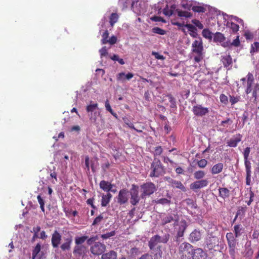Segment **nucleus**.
Returning <instances> with one entry per match:
<instances>
[{
    "label": "nucleus",
    "instance_id": "nucleus-1",
    "mask_svg": "<svg viewBox=\"0 0 259 259\" xmlns=\"http://www.w3.org/2000/svg\"><path fill=\"white\" fill-rule=\"evenodd\" d=\"M165 174V168L162 165L160 160L154 158L150 166V177L158 178Z\"/></svg>",
    "mask_w": 259,
    "mask_h": 259
},
{
    "label": "nucleus",
    "instance_id": "nucleus-2",
    "mask_svg": "<svg viewBox=\"0 0 259 259\" xmlns=\"http://www.w3.org/2000/svg\"><path fill=\"white\" fill-rule=\"evenodd\" d=\"M194 249L193 246L189 243H182L179 248V253L181 259H193Z\"/></svg>",
    "mask_w": 259,
    "mask_h": 259
},
{
    "label": "nucleus",
    "instance_id": "nucleus-3",
    "mask_svg": "<svg viewBox=\"0 0 259 259\" xmlns=\"http://www.w3.org/2000/svg\"><path fill=\"white\" fill-rule=\"evenodd\" d=\"M193 53L197 54L194 58V61L199 63L203 59V47L202 40L201 37H199L198 39L195 40L192 44Z\"/></svg>",
    "mask_w": 259,
    "mask_h": 259
},
{
    "label": "nucleus",
    "instance_id": "nucleus-4",
    "mask_svg": "<svg viewBox=\"0 0 259 259\" xmlns=\"http://www.w3.org/2000/svg\"><path fill=\"white\" fill-rule=\"evenodd\" d=\"M142 193L141 197L144 198L147 196H150L156 190L155 185L152 182H148L141 186Z\"/></svg>",
    "mask_w": 259,
    "mask_h": 259
},
{
    "label": "nucleus",
    "instance_id": "nucleus-5",
    "mask_svg": "<svg viewBox=\"0 0 259 259\" xmlns=\"http://www.w3.org/2000/svg\"><path fill=\"white\" fill-rule=\"evenodd\" d=\"M169 236V234H166L162 237L158 235L153 236L148 243L150 248L153 249L159 243H166L168 240Z\"/></svg>",
    "mask_w": 259,
    "mask_h": 259
},
{
    "label": "nucleus",
    "instance_id": "nucleus-6",
    "mask_svg": "<svg viewBox=\"0 0 259 259\" xmlns=\"http://www.w3.org/2000/svg\"><path fill=\"white\" fill-rule=\"evenodd\" d=\"M131 199L130 202L133 205H136L140 200V197L139 196V191L138 187L135 185H133L132 188L130 192Z\"/></svg>",
    "mask_w": 259,
    "mask_h": 259
},
{
    "label": "nucleus",
    "instance_id": "nucleus-7",
    "mask_svg": "<svg viewBox=\"0 0 259 259\" xmlns=\"http://www.w3.org/2000/svg\"><path fill=\"white\" fill-rule=\"evenodd\" d=\"M128 191L126 189H122L119 192L117 196V202L120 205L126 203L128 200Z\"/></svg>",
    "mask_w": 259,
    "mask_h": 259
},
{
    "label": "nucleus",
    "instance_id": "nucleus-8",
    "mask_svg": "<svg viewBox=\"0 0 259 259\" xmlns=\"http://www.w3.org/2000/svg\"><path fill=\"white\" fill-rule=\"evenodd\" d=\"M208 185V181L207 179H202L195 181L190 184V189L193 191L206 187Z\"/></svg>",
    "mask_w": 259,
    "mask_h": 259
},
{
    "label": "nucleus",
    "instance_id": "nucleus-9",
    "mask_svg": "<svg viewBox=\"0 0 259 259\" xmlns=\"http://www.w3.org/2000/svg\"><path fill=\"white\" fill-rule=\"evenodd\" d=\"M105 249L104 244L100 242H96L91 247V252L95 255H100L104 252Z\"/></svg>",
    "mask_w": 259,
    "mask_h": 259
},
{
    "label": "nucleus",
    "instance_id": "nucleus-10",
    "mask_svg": "<svg viewBox=\"0 0 259 259\" xmlns=\"http://www.w3.org/2000/svg\"><path fill=\"white\" fill-rule=\"evenodd\" d=\"M192 111L194 115L198 116H203L208 113V109L203 107L200 105H197L193 107Z\"/></svg>",
    "mask_w": 259,
    "mask_h": 259
},
{
    "label": "nucleus",
    "instance_id": "nucleus-11",
    "mask_svg": "<svg viewBox=\"0 0 259 259\" xmlns=\"http://www.w3.org/2000/svg\"><path fill=\"white\" fill-rule=\"evenodd\" d=\"M62 236L60 233L55 230L52 235L51 243L53 248H58L60 244Z\"/></svg>",
    "mask_w": 259,
    "mask_h": 259
},
{
    "label": "nucleus",
    "instance_id": "nucleus-12",
    "mask_svg": "<svg viewBox=\"0 0 259 259\" xmlns=\"http://www.w3.org/2000/svg\"><path fill=\"white\" fill-rule=\"evenodd\" d=\"M206 245L207 248L211 250L219 245V239L216 236H209L206 240Z\"/></svg>",
    "mask_w": 259,
    "mask_h": 259
},
{
    "label": "nucleus",
    "instance_id": "nucleus-13",
    "mask_svg": "<svg viewBox=\"0 0 259 259\" xmlns=\"http://www.w3.org/2000/svg\"><path fill=\"white\" fill-rule=\"evenodd\" d=\"M246 79L247 80L244 86L246 87L245 92L246 94H249L252 91V86L254 81L253 75L251 73L248 72L246 75Z\"/></svg>",
    "mask_w": 259,
    "mask_h": 259
},
{
    "label": "nucleus",
    "instance_id": "nucleus-14",
    "mask_svg": "<svg viewBox=\"0 0 259 259\" xmlns=\"http://www.w3.org/2000/svg\"><path fill=\"white\" fill-rule=\"evenodd\" d=\"M193 252V259H206L207 256V253L200 248L195 249Z\"/></svg>",
    "mask_w": 259,
    "mask_h": 259
},
{
    "label": "nucleus",
    "instance_id": "nucleus-15",
    "mask_svg": "<svg viewBox=\"0 0 259 259\" xmlns=\"http://www.w3.org/2000/svg\"><path fill=\"white\" fill-rule=\"evenodd\" d=\"M100 188L104 192L109 193L110 190H111V188H113L115 186L114 184H111V182L102 180L100 182L99 184Z\"/></svg>",
    "mask_w": 259,
    "mask_h": 259
},
{
    "label": "nucleus",
    "instance_id": "nucleus-16",
    "mask_svg": "<svg viewBox=\"0 0 259 259\" xmlns=\"http://www.w3.org/2000/svg\"><path fill=\"white\" fill-rule=\"evenodd\" d=\"M202 237V233L200 231L195 229L190 234L189 240L191 242L199 241Z\"/></svg>",
    "mask_w": 259,
    "mask_h": 259
},
{
    "label": "nucleus",
    "instance_id": "nucleus-17",
    "mask_svg": "<svg viewBox=\"0 0 259 259\" xmlns=\"http://www.w3.org/2000/svg\"><path fill=\"white\" fill-rule=\"evenodd\" d=\"M188 225L185 220H182L179 225V230L177 232V238H180L183 236L184 233Z\"/></svg>",
    "mask_w": 259,
    "mask_h": 259
},
{
    "label": "nucleus",
    "instance_id": "nucleus-18",
    "mask_svg": "<svg viewBox=\"0 0 259 259\" xmlns=\"http://www.w3.org/2000/svg\"><path fill=\"white\" fill-rule=\"evenodd\" d=\"M242 136L240 134L236 135L234 138L231 139L227 142V145L230 147H236L238 143L241 140Z\"/></svg>",
    "mask_w": 259,
    "mask_h": 259
},
{
    "label": "nucleus",
    "instance_id": "nucleus-19",
    "mask_svg": "<svg viewBox=\"0 0 259 259\" xmlns=\"http://www.w3.org/2000/svg\"><path fill=\"white\" fill-rule=\"evenodd\" d=\"M244 196L246 198H249V200L246 201V202L248 205H250L253 201V197L254 196V194L252 191V188L251 187L246 188Z\"/></svg>",
    "mask_w": 259,
    "mask_h": 259
},
{
    "label": "nucleus",
    "instance_id": "nucleus-20",
    "mask_svg": "<svg viewBox=\"0 0 259 259\" xmlns=\"http://www.w3.org/2000/svg\"><path fill=\"white\" fill-rule=\"evenodd\" d=\"M221 61L224 67L227 68L230 66L231 67L232 59L230 55H226L222 56Z\"/></svg>",
    "mask_w": 259,
    "mask_h": 259
},
{
    "label": "nucleus",
    "instance_id": "nucleus-21",
    "mask_svg": "<svg viewBox=\"0 0 259 259\" xmlns=\"http://www.w3.org/2000/svg\"><path fill=\"white\" fill-rule=\"evenodd\" d=\"M223 163H218L214 164L211 168L210 171L212 175H216L221 172L223 169Z\"/></svg>",
    "mask_w": 259,
    "mask_h": 259
},
{
    "label": "nucleus",
    "instance_id": "nucleus-22",
    "mask_svg": "<svg viewBox=\"0 0 259 259\" xmlns=\"http://www.w3.org/2000/svg\"><path fill=\"white\" fill-rule=\"evenodd\" d=\"M72 242L71 237L65 239V242L61 244L60 248L63 251L69 250L71 248V244Z\"/></svg>",
    "mask_w": 259,
    "mask_h": 259
},
{
    "label": "nucleus",
    "instance_id": "nucleus-23",
    "mask_svg": "<svg viewBox=\"0 0 259 259\" xmlns=\"http://www.w3.org/2000/svg\"><path fill=\"white\" fill-rule=\"evenodd\" d=\"M226 238L227 240L229 247H235L236 246V239L234 237L232 233L229 232L226 234Z\"/></svg>",
    "mask_w": 259,
    "mask_h": 259
},
{
    "label": "nucleus",
    "instance_id": "nucleus-24",
    "mask_svg": "<svg viewBox=\"0 0 259 259\" xmlns=\"http://www.w3.org/2000/svg\"><path fill=\"white\" fill-rule=\"evenodd\" d=\"M112 195L110 193H107L106 194H103L102 196L101 205L102 206H106L110 201Z\"/></svg>",
    "mask_w": 259,
    "mask_h": 259
},
{
    "label": "nucleus",
    "instance_id": "nucleus-25",
    "mask_svg": "<svg viewBox=\"0 0 259 259\" xmlns=\"http://www.w3.org/2000/svg\"><path fill=\"white\" fill-rule=\"evenodd\" d=\"M185 27L188 29V31H190V35L193 38L197 37L198 34L197 32V29L195 26L190 24H187L185 25Z\"/></svg>",
    "mask_w": 259,
    "mask_h": 259
},
{
    "label": "nucleus",
    "instance_id": "nucleus-26",
    "mask_svg": "<svg viewBox=\"0 0 259 259\" xmlns=\"http://www.w3.org/2000/svg\"><path fill=\"white\" fill-rule=\"evenodd\" d=\"M226 39L224 35L219 32H216L213 36V41L215 42H223Z\"/></svg>",
    "mask_w": 259,
    "mask_h": 259
},
{
    "label": "nucleus",
    "instance_id": "nucleus-27",
    "mask_svg": "<svg viewBox=\"0 0 259 259\" xmlns=\"http://www.w3.org/2000/svg\"><path fill=\"white\" fill-rule=\"evenodd\" d=\"M219 196L223 199L229 197L230 195V191L227 188H220L219 189Z\"/></svg>",
    "mask_w": 259,
    "mask_h": 259
},
{
    "label": "nucleus",
    "instance_id": "nucleus-28",
    "mask_svg": "<svg viewBox=\"0 0 259 259\" xmlns=\"http://www.w3.org/2000/svg\"><path fill=\"white\" fill-rule=\"evenodd\" d=\"M85 249V247L82 245H77L74 247L73 253L79 256L82 255L84 253Z\"/></svg>",
    "mask_w": 259,
    "mask_h": 259
},
{
    "label": "nucleus",
    "instance_id": "nucleus-29",
    "mask_svg": "<svg viewBox=\"0 0 259 259\" xmlns=\"http://www.w3.org/2000/svg\"><path fill=\"white\" fill-rule=\"evenodd\" d=\"M117 253L114 251H110V252L103 254L102 259H116Z\"/></svg>",
    "mask_w": 259,
    "mask_h": 259
},
{
    "label": "nucleus",
    "instance_id": "nucleus-30",
    "mask_svg": "<svg viewBox=\"0 0 259 259\" xmlns=\"http://www.w3.org/2000/svg\"><path fill=\"white\" fill-rule=\"evenodd\" d=\"M176 8L175 5H172L170 7V8L169 9L168 5H167L166 7L163 10V13L167 16H170L172 15L174 13V10Z\"/></svg>",
    "mask_w": 259,
    "mask_h": 259
},
{
    "label": "nucleus",
    "instance_id": "nucleus-31",
    "mask_svg": "<svg viewBox=\"0 0 259 259\" xmlns=\"http://www.w3.org/2000/svg\"><path fill=\"white\" fill-rule=\"evenodd\" d=\"M118 18L119 16L117 13H113L111 14L109 17V23L112 27L118 21Z\"/></svg>",
    "mask_w": 259,
    "mask_h": 259
},
{
    "label": "nucleus",
    "instance_id": "nucleus-32",
    "mask_svg": "<svg viewBox=\"0 0 259 259\" xmlns=\"http://www.w3.org/2000/svg\"><path fill=\"white\" fill-rule=\"evenodd\" d=\"M171 181V185L173 187L179 188L182 191H185V187L183 184L180 181L174 180H170Z\"/></svg>",
    "mask_w": 259,
    "mask_h": 259
},
{
    "label": "nucleus",
    "instance_id": "nucleus-33",
    "mask_svg": "<svg viewBox=\"0 0 259 259\" xmlns=\"http://www.w3.org/2000/svg\"><path fill=\"white\" fill-rule=\"evenodd\" d=\"M123 120L124 121V123L127 125L130 128L134 130L136 132L138 133H142V130H138L135 127L134 124L133 123H132L130 120L126 117L123 118Z\"/></svg>",
    "mask_w": 259,
    "mask_h": 259
},
{
    "label": "nucleus",
    "instance_id": "nucleus-34",
    "mask_svg": "<svg viewBox=\"0 0 259 259\" xmlns=\"http://www.w3.org/2000/svg\"><path fill=\"white\" fill-rule=\"evenodd\" d=\"M234 233L236 238H238L241 234V231L243 230V227L241 224H238L234 226Z\"/></svg>",
    "mask_w": 259,
    "mask_h": 259
},
{
    "label": "nucleus",
    "instance_id": "nucleus-35",
    "mask_svg": "<svg viewBox=\"0 0 259 259\" xmlns=\"http://www.w3.org/2000/svg\"><path fill=\"white\" fill-rule=\"evenodd\" d=\"M40 249L41 245L40 243H37L32 250V259H35L37 254L40 251Z\"/></svg>",
    "mask_w": 259,
    "mask_h": 259
},
{
    "label": "nucleus",
    "instance_id": "nucleus-36",
    "mask_svg": "<svg viewBox=\"0 0 259 259\" xmlns=\"http://www.w3.org/2000/svg\"><path fill=\"white\" fill-rule=\"evenodd\" d=\"M174 220V218L171 214H168L162 219V225H165L166 224L169 223Z\"/></svg>",
    "mask_w": 259,
    "mask_h": 259
},
{
    "label": "nucleus",
    "instance_id": "nucleus-37",
    "mask_svg": "<svg viewBox=\"0 0 259 259\" xmlns=\"http://www.w3.org/2000/svg\"><path fill=\"white\" fill-rule=\"evenodd\" d=\"M227 26L231 29L233 33H236L239 30V25L234 22H228Z\"/></svg>",
    "mask_w": 259,
    "mask_h": 259
},
{
    "label": "nucleus",
    "instance_id": "nucleus-38",
    "mask_svg": "<svg viewBox=\"0 0 259 259\" xmlns=\"http://www.w3.org/2000/svg\"><path fill=\"white\" fill-rule=\"evenodd\" d=\"M178 15L181 17L190 18L192 16V14L188 11H181L177 10Z\"/></svg>",
    "mask_w": 259,
    "mask_h": 259
},
{
    "label": "nucleus",
    "instance_id": "nucleus-39",
    "mask_svg": "<svg viewBox=\"0 0 259 259\" xmlns=\"http://www.w3.org/2000/svg\"><path fill=\"white\" fill-rule=\"evenodd\" d=\"M202 35L207 39H211L212 38V33L208 29H204L202 30Z\"/></svg>",
    "mask_w": 259,
    "mask_h": 259
},
{
    "label": "nucleus",
    "instance_id": "nucleus-40",
    "mask_svg": "<svg viewBox=\"0 0 259 259\" xmlns=\"http://www.w3.org/2000/svg\"><path fill=\"white\" fill-rule=\"evenodd\" d=\"M193 11L197 13H204L206 11V8L203 6H194L192 8Z\"/></svg>",
    "mask_w": 259,
    "mask_h": 259
},
{
    "label": "nucleus",
    "instance_id": "nucleus-41",
    "mask_svg": "<svg viewBox=\"0 0 259 259\" xmlns=\"http://www.w3.org/2000/svg\"><path fill=\"white\" fill-rule=\"evenodd\" d=\"M205 175V173L203 170H198L194 172V177L196 180H200L202 179Z\"/></svg>",
    "mask_w": 259,
    "mask_h": 259
},
{
    "label": "nucleus",
    "instance_id": "nucleus-42",
    "mask_svg": "<svg viewBox=\"0 0 259 259\" xmlns=\"http://www.w3.org/2000/svg\"><path fill=\"white\" fill-rule=\"evenodd\" d=\"M140 253L139 249L136 247H134L131 249L129 254L130 256L132 258H135Z\"/></svg>",
    "mask_w": 259,
    "mask_h": 259
},
{
    "label": "nucleus",
    "instance_id": "nucleus-43",
    "mask_svg": "<svg viewBox=\"0 0 259 259\" xmlns=\"http://www.w3.org/2000/svg\"><path fill=\"white\" fill-rule=\"evenodd\" d=\"M167 97H168L169 102L170 103V107L172 108H176L177 104L175 98L170 94L167 95Z\"/></svg>",
    "mask_w": 259,
    "mask_h": 259
},
{
    "label": "nucleus",
    "instance_id": "nucleus-44",
    "mask_svg": "<svg viewBox=\"0 0 259 259\" xmlns=\"http://www.w3.org/2000/svg\"><path fill=\"white\" fill-rule=\"evenodd\" d=\"M105 108L114 117H117V114L115 113L112 109L111 108L108 100H106L105 101Z\"/></svg>",
    "mask_w": 259,
    "mask_h": 259
},
{
    "label": "nucleus",
    "instance_id": "nucleus-45",
    "mask_svg": "<svg viewBox=\"0 0 259 259\" xmlns=\"http://www.w3.org/2000/svg\"><path fill=\"white\" fill-rule=\"evenodd\" d=\"M88 239V237L87 236H83L82 237H76L75 239V242L76 244L80 245L82 244L85 242V241Z\"/></svg>",
    "mask_w": 259,
    "mask_h": 259
},
{
    "label": "nucleus",
    "instance_id": "nucleus-46",
    "mask_svg": "<svg viewBox=\"0 0 259 259\" xmlns=\"http://www.w3.org/2000/svg\"><path fill=\"white\" fill-rule=\"evenodd\" d=\"M244 165L245 167L246 174H251V162L248 159L244 160Z\"/></svg>",
    "mask_w": 259,
    "mask_h": 259
},
{
    "label": "nucleus",
    "instance_id": "nucleus-47",
    "mask_svg": "<svg viewBox=\"0 0 259 259\" xmlns=\"http://www.w3.org/2000/svg\"><path fill=\"white\" fill-rule=\"evenodd\" d=\"M38 202L40 205V208L41 211L45 212V201L40 195H38L37 197Z\"/></svg>",
    "mask_w": 259,
    "mask_h": 259
},
{
    "label": "nucleus",
    "instance_id": "nucleus-48",
    "mask_svg": "<svg viewBox=\"0 0 259 259\" xmlns=\"http://www.w3.org/2000/svg\"><path fill=\"white\" fill-rule=\"evenodd\" d=\"M258 52H259V42H254L253 44L251 45L250 53Z\"/></svg>",
    "mask_w": 259,
    "mask_h": 259
},
{
    "label": "nucleus",
    "instance_id": "nucleus-49",
    "mask_svg": "<svg viewBox=\"0 0 259 259\" xmlns=\"http://www.w3.org/2000/svg\"><path fill=\"white\" fill-rule=\"evenodd\" d=\"M103 220V217L102 214H100L94 220L92 226H96L100 224Z\"/></svg>",
    "mask_w": 259,
    "mask_h": 259
},
{
    "label": "nucleus",
    "instance_id": "nucleus-50",
    "mask_svg": "<svg viewBox=\"0 0 259 259\" xmlns=\"http://www.w3.org/2000/svg\"><path fill=\"white\" fill-rule=\"evenodd\" d=\"M152 32L160 35H164L165 34V31L159 27H155L153 28Z\"/></svg>",
    "mask_w": 259,
    "mask_h": 259
},
{
    "label": "nucleus",
    "instance_id": "nucleus-51",
    "mask_svg": "<svg viewBox=\"0 0 259 259\" xmlns=\"http://www.w3.org/2000/svg\"><path fill=\"white\" fill-rule=\"evenodd\" d=\"M109 37V32L108 30H106L102 34V39L101 40L103 44H106L108 43Z\"/></svg>",
    "mask_w": 259,
    "mask_h": 259
},
{
    "label": "nucleus",
    "instance_id": "nucleus-52",
    "mask_svg": "<svg viewBox=\"0 0 259 259\" xmlns=\"http://www.w3.org/2000/svg\"><path fill=\"white\" fill-rule=\"evenodd\" d=\"M230 97V102L231 105H234L237 102H238L240 100V97L239 96L234 97L233 96H229Z\"/></svg>",
    "mask_w": 259,
    "mask_h": 259
},
{
    "label": "nucleus",
    "instance_id": "nucleus-53",
    "mask_svg": "<svg viewBox=\"0 0 259 259\" xmlns=\"http://www.w3.org/2000/svg\"><path fill=\"white\" fill-rule=\"evenodd\" d=\"M163 150L161 146H157L155 148L154 151V156L155 158L157 156H159L162 153Z\"/></svg>",
    "mask_w": 259,
    "mask_h": 259
},
{
    "label": "nucleus",
    "instance_id": "nucleus-54",
    "mask_svg": "<svg viewBox=\"0 0 259 259\" xmlns=\"http://www.w3.org/2000/svg\"><path fill=\"white\" fill-rule=\"evenodd\" d=\"M220 102L225 105H227L228 103V97L224 94H222L220 95Z\"/></svg>",
    "mask_w": 259,
    "mask_h": 259
},
{
    "label": "nucleus",
    "instance_id": "nucleus-55",
    "mask_svg": "<svg viewBox=\"0 0 259 259\" xmlns=\"http://www.w3.org/2000/svg\"><path fill=\"white\" fill-rule=\"evenodd\" d=\"M192 22L199 29H202L203 28V25L200 22V21L197 19H193Z\"/></svg>",
    "mask_w": 259,
    "mask_h": 259
},
{
    "label": "nucleus",
    "instance_id": "nucleus-56",
    "mask_svg": "<svg viewBox=\"0 0 259 259\" xmlns=\"http://www.w3.org/2000/svg\"><path fill=\"white\" fill-rule=\"evenodd\" d=\"M197 164L200 168H204L207 164V161L205 159H202L197 162Z\"/></svg>",
    "mask_w": 259,
    "mask_h": 259
},
{
    "label": "nucleus",
    "instance_id": "nucleus-57",
    "mask_svg": "<svg viewBox=\"0 0 259 259\" xmlns=\"http://www.w3.org/2000/svg\"><path fill=\"white\" fill-rule=\"evenodd\" d=\"M97 107H98L97 103L90 104V105L87 106L86 109H87V112H92L95 109H96L97 108Z\"/></svg>",
    "mask_w": 259,
    "mask_h": 259
},
{
    "label": "nucleus",
    "instance_id": "nucleus-58",
    "mask_svg": "<svg viewBox=\"0 0 259 259\" xmlns=\"http://www.w3.org/2000/svg\"><path fill=\"white\" fill-rule=\"evenodd\" d=\"M250 152V147H246L244 150L243 152V157L244 160H247L248 159V157L249 156V154Z\"/></svg>",
    "mask_w": 259,
    "mask_h": 259
},
{
    "label": "nucleus",
    "instance_id": "nucleus-59",
    "mask_svg": "<svg viewBox=\"0 0 259 259\" xmlns=\"http://www.w3.org/2000/svg\"><path fill=\"white\" fill-rule=\"evenodd\" d=\"M244 36L246 39H252L253 37L252 33L248 30L245 31Z\"/></svg>",
    "mask_w": 259,
    "mask_h": 259
},
{
    "label": "nucleus",
    "instance_id": "nucleus-60",
    "mask_svg": "<svg viewBox=\"0 0 259 259\" xmlns=\"http://www.w3.org/2000/svg\"><path fill=\"white\" fill-rule=\"evenodd\" d=\"M156 202L157 203H159V204H170V200L166 199V198H160V199H158Z\"/></svg>",
    "mask_w": 259,
    "mask_h": 259
},
{
    "label": "nucleus",
    "instance_id": "nucleus-61",
    "mask_svg": "<svg viewBox=\"0 0 259 259\" xmlns=\"http://www.w3.org/2000/svg\"><path fill=\"white\" fill-rule=\"evenodd\" d=\"M152 55L154 56L155 58L158 60H164L165 59V57L161 55H160L158 52H152Z\"/></svg>",
    "mask_w": 259,
    "mask_h": 259
},
{
    "label": "nucleus",
    "instance_id": "nucleus-62",
    "mask_svg": "<svg viewBox=\"0 0 259 259\" xmlns=\"http://www.w3.org/2000/svg\"><path fill=\"white\" fill-rule=\"evenodd\" d=\"M231 46H233L234 47H239L240 45V42L239 40V36L238 35L236 37V38L232 42L230 43Z\"/></svg>",
    "mask_w": 259,
    "mask_h": 259
},
{
    "label": "nucleus",
    "instance_id": "nucleus-63",
    "mask_svg": "<svg viewBox=\"0 0 259 259\" xmlns=\"http://www.w3.org/2000/svg\"><path fill=\"white\" fill-rule=\"evenodd\" d=\"M125 73L123 72H121L118 73L116 75V79L117 81H123L125 80Z\"/></svg>",
    "mask_w": 259,
    "mask_h": 259
},
{
    "label": "nucleus",
    "instance_id": "nucleus-64",
    "mask_svg": "<svg viewBox=\"0 0 259 259\" xmlns=\"http://www.w3.org/2000/svg\"><path fill=\"white\" fill-rule=\"evenodd\" d=\"M229 254L231 256L235 259V247H229Z\"/></svg>",
    "mask_w": 259,
    "mask_h": 259
}]
</instances>
